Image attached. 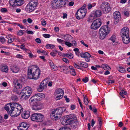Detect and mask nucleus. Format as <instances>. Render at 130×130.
Segmentation results:
<instances>
[{
    "instance_id": "72a5a7b5",
    "label": "nucleus",
    "mask_w": 130,
    "mask_h": 130,
    "mask_svg": "<svg viewBox=\"0 0 130 130\" xmlns=\"http://www.w3.org/2000/svg\"><path fill=\"white\" fill-rule=\"evenodd\" d=\"M118 70L121 73H124L126 72L125 69L121 66H120L119 67Z\"/></svg>"
},
{
    "instance_id": "052dcab7",
    "label": "nucleus",
    "mask_w": 130,
    "mask_h": 130,
    "mask_svg": "<svg viewBox=\"0 0 130 130\" xmlns=\"http://www.w3.org/2000/svg\"><path fill=\"white\" fill-rule=\"evenodd\" d=\"M43 37L46 38H49L50 36V35L49 34H43Z\"/></svg>"
},
{
    "instance_id": "0eeeda50",
    "label": "nucleus",
    "mask_w": 130,
    "mask_h": 130,
    "mask_svg": "<svg viewBox=\"0 0 130 130\" xmlns=\"http://www.w3.org/2000/svg\"><path fill=\"white\" fill-rule=\"evenodd\" d=\"M33 72L32 76L30 75V77L31 78V79H34L35 80L37 79L40 76V70L38 68H37L35 67V69H33V70H31Z\"/></svg>"
},
{
    "instance_id": "5701e85b",
    "label": "nucleus",
    "mask_w": 130,
    "mask_h": 130,
    "mask_svg": "<svg viewBox=\"0 0 130 130\" xmlns=\"http://www.w3.org/2000/svg\"><path fill=\"white\" fill-rule=\"evenodd\" d=\"M90 54L88 52H86V54L85 55V58L86 61L88 62H89L90 60V58L91 57Z\"/></svg>"
},
{
    "instance_id": "e433bc0d",
    "label": "nucleus",
    "mask_w": 130,
    "mask_h": 130,
    "mask_svg": "<svg viewBox=\"0 0 130 130\" xmlns=\"http://www.w3.org/2000/svg\"><path fill=\"white\" fill-rule=\"evenodd\" d=\"M116 39V37L115 35H113L110 37V38L109 39V40H110L112 41L114 43Z\"/></svg>"
},
{
    "instance_id": "aec40b11",
    "label": "nucleus",
    "mask_w": 130,
    "mask_h": 130,
    "mask_svg": "<svg viewBox=\"0 0 130 130\" xmlns=\"http://www.w3.org/2000/svg\"><path fill=\"white\" fill-rule=\"evenodd\" d=\"M122 40L124 43L127 44L129 43L130 41V39L129 38V36H123L122 37Z\"/></svg>"
},
{
    "instance_id": "680f3d73",
    "label": "nucleus",
    "mask_w": 130,
    "mask_h": 130,
    "mask_svg": "<svg viewBox=\"0 0 130 130\" xmlns=\"http://www.w3.org/2000/svg\"><path fill=\"white\" fill-rule=\"evenodd\" d=\"M82 80L84 82V83H86L88 80V79L87 77H85V78H83L82 79Z\"/></svg>"
},
{
    "instance_id": "2eb2a0df",
    "label": "nucleus",
    "mask_w": 130,
    "mask_h": 130,
    "mask_svg": "<svg viewBox=\"0 0 130 130\" xmlns=\"http://www.w3.org/2000/svg\"><path fill=\"white\" fill-rule=\"evenodd\" d=\"M31 88L27 86L24 88L21 91V92L24 94V96L26 95V94H28V95H30L32 92Z\"/></svg>"
},
{
    "instance_id": "13d9d810",
    "label": "nucleus",
    "mask_w": 130,
    "mask_h": 130,
    "mask_svg": "<svg viewBox=\"0 0 130 130\" xmlns=\"http://www.w3.org/2000/svg\"><path fill=\"white\" fill-rule=\"evenodd\" d=\"M24 34V32L22 30H19L18 32V35L19 36H22Z\"/></svg>"
},
{
    "instance_id": "09e8293b",
    "label": "nucleus",
    "mask_w": 130,
    "mask_h": 130,
    "mask_svg": "<svg viewBox=\"0 0 130 130\" xmlns=\"http://www.w3.org/2000/svg\"><path fill=\"white\" fill-rule=\"evenodd\" d=\"M15 38H11L8 40L7 42L8 43H10L14 40Z\"/></svg>"
},
{
    "instance_id": "f704fd0d",
    "label": "nucleus",
    "mask_w": 130,
    "mask_h": 130,
    "mask_svg": "<svg viewBox=\"0 0 130 130\" xmlns=\"http://www.w3.org/2000/svg\"><path fill=\"white\" fill-rule=\"evenodd\" d=\"M84 102L86 105L88 104L89 103L88 99L86 95H84Z\"/></svg>"
},
{
    "instance_id": "6e6552de",
    "label": "nucleus",
    "mask_w": 130,
    "mask_h": 130,
    "mask_svg": "<svg viewBox=\"0 0 130 130\" xmlns=\"http://www.w3.org/2000/svg\"><path fill=\"white\" fill-rule=\"evenodd\" d=\"M102 24L101 20L98 19L94 21L91 25V28L92 29L96 30L99 28Z\"/></svg>"
},
{
    "instance_id": "7c9ffc66",
    "label": "nucleus",
    "mask_w": 130,
    "mask_h": 130,
    "mask_svg": "<svg viewBox=\"0 0 130 130\" xmlns=\"http://www.w3.org/2000/svg\"><path fill=\"white\" fill-rule=\"evenodd\" d=\"M36 95L38 98H40H40H44L45 97L44 94L43 93H39L36 94Z\"/></svg>"
},
{
    "instance_id": "79ce46f5",
    "label": "nucleus",
    "mask_w": 130,
    "mask_h": 130,
    "mask_svg": "<svg viewBox=\"0 0 130 130\" xmlns=\"http://www.w3.org/2000/svg\"><path fill=\"white\" fill-rule=\"evenodd\" d=\"M6 41V39L4 37H0V42L2 43H4Z\"/></svg>"
},
{
    "instance_id": "774afa93",
    "label": "nucleus",
    "mask_w": 130,
    "mask_h": 130,
    "mask_svg": "<svg viewBox=\"0 0 130 130\" xmlns=\"http://www.w3.org/2000/svg\"><path fill=\"white\" fill-rule=\"evenodd\" d=\"M57 40L60 43H62L65 42L63 40L58 38L57 39Z\"/></svg>"
},
{
    "instance_id": "e2e57ef3",
    "label": "nucleus",
    "mask_w": 130,
    "mask_h": 130,
    "mask_svg": "<svg viewBox=\"0 0 130 130\" xmlns=\"http://www.w3.org/2000/svg\"><path fill=\"white\" fill-rule=\"evenodd\" d=\"M40 100V98H38L37 97L36 98H35V99H34V100L32 102H33V103H35L38 100Z\"/></svg>"
},
{
    "instance_id": "4c0bfd02",
    "label": "nucleus",
    "mask_w": 130,
    "mask_h": 130,
    "mask_svg": "<svg viewBox=\"0 0 130 130\" xmlns=\"http://www.w3.org/2000/svg\"><path fill=\"white\" fill-rule=\"evenodd\" d=\"M95 5V4H92L89 3L88 4L87 7V8L88 10L90 9L91 8Z\"/></svg>"
},
{
    "instance_id": "b1692460",
    "label": "nucleus",
    "mask_w": 130,
    "mask_h": 130,
    "mask_svg": "<svg viewBox=\"0 0 130 130\" xmlns=\"http://www.w3.org/2000/svg\"><path fill=\"white\" fill-rule=\"evenodd\" d=\"M20 125H21L23 127L26 128L27 129L30 126V125L26 123L22 122L20 123Z\"/></svg>"
},
{
    "instance_id": "69168bd1",
    "label": "nucleus",
    "mask_w": 130,
    "mask_h": 130,
    "mask_svg": "<svg viewBox=\"0 0 130 130\" xmlns=\"http://www.w3.org/2000/svg\"><path fill=\"white\" fill-rule=\"evenodd\" d=\"M78 101L80 105V106L82 109H83V105L82 103L80 102V100L79 98H78Z\"/></svg>"
},
{
    "instance_id": "37998d69",
    "label": "nucleus",
    "mask_w": 130,
    "mask_h": 130,
    "mask_svg": "<svg viewBox=\"0 0 130 130\" xmlns=\"http://www.w3.org/2000/svg\"><path fill=\"white\" fill-rule=\"evenodd\" d=\"M46 47L47 48H48V47H50V48H53L55 47V46L53 45L47 44L46 45Z\"/></svg>"
},
{
    "instance_id": "603ef678",
    "label": "nucleus",
    "mask_w": 130,
    "mask_h": 130,
    "mask_svg": "<svg viewBox=\"0 0 130 130\" xmlns=\"http://www.w3.org/2000/svg\"><path fill=\"white\" fill-rule=\"evenodd\" d=\"M18 98L17 96L15 95H13L11 97V99L12 100L15 101Z\"/></svg>"
},
{
    "instance_id": "f8f14e48",
    "label": "nucleus",
    "mask_w": 130,
    "mask_h": 130,
    "mask_svg": "<svg viewBox=\"0 0 130 130\" xmlns=\"http://www.w3.org/2000/svg\"><path fill=\"white\" fill-rule=\"evenodd\" d=\"M62 3H60V0H54L52 4V7L54 8H57L58 7L61 8L62 7Z\"/></svg>"
},
{
    "instance_id": "1a4fd4ad",
    "label": "nucleus",
    "mask_w": 130,
    "mask_h": 130,
    "mask_svg": "<svg viewBox=\"0 0 130 130\" xmlns=\"http://www.w3.org/2000/svg\"><path fill=\"white\" fill-rule=\"evenodd\" d=\"M87 11H84L81 9H78L76 14V17L78 20L83 19L86 15Z\"/></svg>"
},
{
    "instance_id": "3c124183",
    "label": "nucleus",
    "mask_w": 130,
    "mask_h": 130,
    "mask_svg": "<svg viewBox=\"0 0 130 130\" xmlns=\"http://www.w3.org/2000/svg\"><path fill=\"white\" fill-rule=\"evenodd\" d=\"M65 44L69 47H71L72 45L71 43L67 41H66L65 42ZM72 45L73 46V45Z\"/></svg>"
},
{
    "instance_id": "338daca9",
    "label": "nucleus",
    "mask_w": 130,
    "mask_h": 130,
    "mask_svg": "<svg viewBox=\"0 0 130 130\" xmlns=\"http://www.w3.org/2000/svg\"><path fill=\"white\" fill-rule=\"evenodd\" d=\"M107 83L108 84L111 83L112 84L113 83H114V80H110L107 82Z\"/></svg>"
},
{
    "instance_id": "393cba45",
    "label": "nucleus",
    "mask_w": 130,
    "mask_h": 130,
    "mask_svg": "<svg viewBox=\"0 0 130 130\" xmlns=\"http://www.w3.org/2000/svg\"><path fill=\"white\" fill-rule=\"evenodd\" d=\"M80 63L79 64V63L78 64L80 67L85 68H87L88 67V65L87 63L83 61H80Z\"/></svg>"
},
{
    "instance_id": "49530a36",
    "label": "nucleus",
    "mask_w": 130,
    "mask_h": 130,
    "mask_svg": "<svg viewBox=\"0 0 130 130\" xmlns=\"http://www.w3.org/2000/svg\"><path fill=\"white\" fill-rule=\"evenodd\" d=\"M37 97L36 94L34 95L33 96H32L30 99L29 101L30 102H32L34 100V99H35V98H36Z\"/></svg>"
},
{
    "instance_id": "6e6d98bb",
    "label": "nucleus",
    "mask_w": 130,
    "mask_h": 130,
    "mask_svg": "<svg viewBox=\"0 0 130 130\" xmlns=\"http://www.w3.org/2000/svg\"><path fill=\"white\" fill-rule=\"evenodd\" d=\"M68 67L66 66H63V67L62 69V70L63 71H68Z\"/></svg>"
},
{
    "instance_id": "4be33fe9",
    "label": "nucleus",
    "mask_w": 130,
    "mask_h": 130,
    "mask_svg": "<svg viewBox=\"0 0 130 130\" xmlns=\"http://www.w3.org/2000/svg\"><path fill=\"white\" fill-rule=\"evenodd\" d=\"M10 69L13 73H17L19 71V67L16 65L14 66L11 67Z\"/></svg>"
},
{
    "instance_id": "39448f33",
    "label": "nucleus",
    "mask_w": 130,
    "mask_h": 130,
    "mask_svg": "<svg viewBox=\"0 0 130 130\" xmlns=\"http://www.w3.org/2000/svg\"><path fill=\"white\" fill-rule=\"evenodd\" d=\"M44 118V116L40 113H34L31 117V120L38 122H41Z\"/></svg>"
},
{
    "instance_id": "a18cd8bd",
    "label": "nucleus",
    "mask_w": 130,
    "mask_h": 130,
    "mask_svg": "<svg viewBox=\"0 0 130 130\" xmlns=\"http://www.w3.org/2000/svg\"><path fill=\"white\" fill-rule=\"evenodd\" d=\"M59 130H71V129L68 127H64L60 128Z\"/></svg>"
},
{
    "instance_id": "0e129e2a",
    "label": "nucleus",
    "mask_w": 130,
    "mask_h": 130,
    "mask_svg": "<svg viewBox=\"0 0 130 130\" xmlns=\"http://www.w3.org/2000/svg\"><path fill=\"white\" fill-rule=\"evenodd\" d=\"M86 54V52L85 53H81L80 54V56L84 58L85 57V55Z\"/></svg>"
},
{
    "instance_id": "7ed1b4c3",
    "label": "nucleus",
    "mask_w": 130,
    "mask_h": 130,
    "mask_svg": "<svg viewBox=\"0 0 130 130\" xmlns=\"http://www.w3.org/2000/svg\"><path fill=\"white\" fill-rule=\"evenodd\" d=\"M37 5V3L36 1H31L26 7V11L29 13L32 12L35 9Z\"/></svg>"
},
{
    "instance_id": "412c9836",
    "label": "nucleus",
    "mask_w": 130,
    "mask_h": 130,
    "mask_svg": "<svg viewBox=\"0 0 130 130\" xmlns=\"http://www.w3.org/2000/svg\"><path fill=\"white\" fill-rule=\"evenodd\" d=\"M35 66H33L32 67V68H29L28 69V77L30 78L31 79V78L30 77V75H31V76H32V73H33V72L31 70H33V69H35Z\"/></svg>"
},
{
    "instance_id": "a878e982",
    "label": "nucleus",
    "mask_w": 130,
    "mask_h": 130,
    "mask_svg": "<svg viewBox=\"0 0 130 130\" xmlns=\"http://www.w3.org/2000/svg\"><path fill=\"white\" fill-rule=\"evenodd\" d=\"M72 37L71 35L68 34L64 35V39L66 41H69L70 39H71Z\"/></svg>"
},
{
    "instance_id": "5fc2aeb1",
    "label": "nucleus",
    "mask_w": 130,
    "mask_h": 130,
    "mask_svg": "<svg viewBox=\"0 0 130 130\" xmlns=\"http://www.w3.org/2000/svg\"><path fill=\"white\" fill-rule=\"evenodd\" d=\"M56 115V116L54 117V119L55 120H57L59 119L61 116L59 115Z\"/></svg>"
},
{
    "instance_id": "4468645a",
    "label": "nucleus",
    "mask_w": 130,
    "mask_h": 130,
    "mask_svg": "<svg viewBox=\"0 0 130 130\" xmlns=\"http://www.w3.org/2000/svg\"><path fill=\"white\" fill-rule=\"evenodd\" d=\"M129 30L128 28L126 27H124L121 30V35L122 37L128 36H129Z\"/></svg>"
},
{
    "instance_id": "20e7f679",
    "label": "nucleus",
    "mask_w": 130,
    "mask_h": 130,
    "mask_svg": "<svg viewBox=\"0 0 130 130\" xmlns=\"http://www.w3.org/2000/svg\"><path fill=\"white\" fill-rule=\"evenodd\" d=\"M108 27L107 25L103 26L101 27L99 30V33L100 35V38L101 40L103 39L109 33Z\"/></svg>"
},
{
    "instance_id": "ea45409f",
    "label": "nucleus",
    "mask_w": 130,
    "mask_h": 130,
    "mask_svg": "<svg viewBox=\"0 0 130 130\" xmlns=\"http://www.w3.org/2000/svg\"><path fill=\"white\" fill-rule=\"evenodd\" d=\"M49 63L51 67V69H54V68L55 67V66L53 62L52 61H50Z\"/></svg>"
},
{
    "instance_id": "ddd939ff",
    "label": "nucleus",
    "mask_w": 130,
    "mask_h": 130,
    "mask_svg": "<svg viewBox=\"0 0 130 130\" xmlns=\"http://www.w3.org/2000/svg\"><path fill=\"white\" fill-rule=\"evenodd\" d=\"M47 83V81L46 80H43L40 84L39 87L37 89L38 91L41 92L43 91L44 89L46 88Z\"/></svg>"
},
{
    "instance_id": "58836bf2",
    "label": "nucleus",
    "mask_w": 130,
    "mask_h": 130,
    "mask_svg": "<svg viewBox=\"0 0 130 130\" xmlns=\"http://www.w3.org/2000/svg\"><path fill=\"white\" fill-rule=\"evenodd\" d=\"M67 56L70 59L72 58H73V55L71 53H67Z\"/></svg>"
},
{
    "instance_id": "4d7b16f0",
    "label": "nucleus",
    "mask_w": 130,
    "mask_h": 130,
    "mask_svg": "<svg viewBox=\"0 0 130 130\" xmlns=\"http://www.w3.org/2000/svg\"><path fill=\"white\" fill-rule=\"evenodd\" d=\"M1 11L2 12H6L7 11V10L6 8H2L1 9Z\"/></svg>"
},
{
    "instance_id": "bf43d9fd",
    "label": "nucleus",
    "mask_w": 130,
    "mask_h": 130,
    "mask_svg": "<svg viewBox=\"0 0 130 130\" xmlns=\"http://www.w3.org/2000/svg\"><path fill=\"white\" fill-rule=\"evenodd\" d=\"M74 65L75 68L79 69H81L80 68V65H78V64H77L75 63H74Z\"/></svg>"
},
{
    "instance_id": "f3484780",
    "label": "nucleus",
    "mask_w": 130,
    "mask_h": 130,
    "mask_svg": "<svg viewBox=\"0 0 130 130\" xmlns=\"http://www.w3.org/2000/svg\"><path fill=\"white\" fill-rule=\"evenodd\" d=\"M66 109L64 107H59L56 109V115H59L61 116L63 112L65 111Z\"/></svg>"
},
{
    "instance_id": "9b49d317",
    "label": "nucleus",
    "mask_w": 130,
    "mask_h": 130,
    "mask_svg": "<svg viewBox=\"0 0 130 130\" xmlns=\"http://www.w3.org/2000/svg\"><path fill=\"white\" fill-rule=\"evenodd\" d=\"M19 104L17 103H9L5 106V109L8 112L11 111V109L14 108L16 107Z\"/></svg>"
},
{
    "instance_id": "c85d7f7f",
    "label": "nucleus",
    "mask_w": 130,
    "mask_h": 130,
    "mask_svg": "<svg viewBox=\"0 0 130 130\" xmlns=\"http://www.w3.org/2000/svg\"><path fill=\"white\" fill-rule=\"evenodd\" d=\"M101 67L104 70L107 71L110 69L109 66L106 64H103L102 65Z\"/></svg>"
},
{
    "instance_id": "cd10ccee",
    "label": "nucleus",
    "mask_w": 130,
    "mask_h": 130,
    "mask_svg": "<svg viewBox=\"0 0 130 130\" xmlns=\"http://www.w3.org/2000/svg\"><path fill=\"white\" fill-rule=\"evenodd\" d=\"M15 88L18 89H21L22 88V85L18 82V81L16 82L15 84Z\"/></svg>"
},
{
    "instance_id": "9d476101",
    "label": "nucleus",
    "mask_w": 130,
    "mask_h": 130,
    "mask_svg": "<svg viewBox=\"0 0 130 130\" xmlns=\"http://www.w3.org/2000/svg\"><path fill=\"white\" fill-rule=\"evenodd\" d=\"M63 94V91L62 89L58 88L56 89L55 93L56 100H59L62 98Z\"/></svg>"
},
{
    "instance_id": "a19ab883",
    "label": "nucleus",
    "mask_w": 130,
    "mask_h": 130,
    "mask_svg": "<svg viewBox=\"0 0 130 130\" xmlns=\"http://www.w3.org/2000/svg\"><path fill=\"white\" fill-rule=\"evenodd\" d=\"M56 110H55L53 111L51 113L50 115L51 117L53 118V117L55 116L56 115L55 114L56 113Z\"/></svg>"
},
{
    "instance_id": "2f4dec72",
    "label": "nucleus",
    "mask_w": 130,
    "mask_h": 130,
    "mask_svg": "<svg viewBox=\"0 0 130 130\" xmlns=\"http://www.w3.org/2000/svg\"><path fill=\"white\" fill-rule=\"evenodd\" d=\"M16 6H20L23 4L24 1L22 0H16Z\"/></svg>"
},
{
    "instance_id": "dca6fc26",
    "label": "nucleus",
    "mask_w": 130,
    "mask_h": 130,
    "mask_svg": "<svg viewBox=\"0 0 130 130\" xmlns=\"http://www.w3.org/2000/svg\"><path fill=\"white\" fill-rule=\"evenodd\" d=\"M113 16L116 22H118L120 19L121 16L120 13L118 11H115L113 13Z\"/></svg>"
},
{
    "instance_id": "864d4df0",
    "label": "nucleus",
    "mask_w": 130,
    "mask_h": 130,
    "mask_svg": "<svg viewBox=\"0 0 130 130\" xmlns=\"http://www.w3.org/2000/svg\"><path fill=\"white\" fill-rule=\"evenodd\" d=\"M35 40L38 43H41V40L39 38H37Z\"/></svg>"
},
{
    "instance_id": "473e14b6",
    "label": "nucleus",
    "mask_w": 130,
    "mask_h": 130,
    "mask_svg": "<svg viewBox=\"0 0 130 130\" xmlns=\"http://www.w3.org/2000/svg\"><path fill=\"white\" fill-rule=\"evenodd\" d=\"M16 0H10L9 3L10 5L12 7L16 6Z\"/></svg>"
},
{
    "instance_id": "c03bdc74",
    "label": "nucleus",
    "mask_w": 130,
    "mask_h": 130,
    "mask_svg": "<svg viewBox=\"0 0 130 130\" xmlns=\"http://www.w3.org/2000/svg\"><path fill=\"white\" fill-rule=\"evenodd\" d=\"M93 17L90 15V16L88 18V21L90 22H92L93 21Z\"/></svg>"
},
{
    "instance_id": "6ab92c4d",
    "label": "nucleus",
    "mask_w": 130,
    "mask_h": 130,
    "mask_svg": "<svg viewBox=\"0 0 130 130\" xmlns=\"http://www.w3.org/2000/svg\"><path fill=\"white\" fill-rule=\"evenodd\" d=\"M30 112L28 111H24L22 114V117L24 119H27L30 116Z\"/></svg>"
},
{
    "instance_id": "423d86ee",
    "label": "nucleus",
    "mask_w": 130,
    "mask_h": 130,
    "mask_svg": "<svg viewBox=\"0 0 130 130\" xmlns=\"http://www.w3.org/2000/svg\"><path fill=\"white\" fill-rule=\"evenodd\" d=\"M100 8L103 13L106 14L111 10V8L110 7V4L107 2H103L101 5Z\"/></svg>"
},
{
    "instance_id": "f257e3e1",
    "label": "nucleus",
    "mask_w": 130,
    "mask_h": 130,
    "mask_svg": "<svg viewBox=\"0 0 130 130\" xmlns=\"http://www.w3.org/2000/svg\"><path fill=\"white\" fill-rule=\"evenodd\" d=\"M77 118L73 114L66 116L62 121L61 123L64 125H67L71 124H75L76 125L78 123Z\"/></svg>"
},
{
    "instance_id": "a211bd4d",
    "label": "nucleus",
    "mask_w": 130,
    "mask_h": 130,
    "mask_svg": "<svg viewBox=\"0 0 130 130\" xmlns=\"http://www.w3.org/2000/svg\"><path fill=\"white\" fill-rule=\"evenodd\" d=\"M42 108V107L39 103H37L33 105L32 108L33 109L35 110H38L41 109Z\"/></svg>"
},
{
    "instance_id": "de8ad7c7",
    "label": "nucleus",
    "mask_w": 130,
    "mask_h": 130,
    "mask_svg": "<svg viewBox=\"0 0 130 130\" xmlns=\"http://www.w3.org/2000/svg\"><path fill=\"white\" fill-rule=\"evenodd\" d=\"M21 48V49H22L25 51L26 52L27 51H28V50L25 48V45L24 44H22L20 46Z\"/></svg>"
},
{
    "instance_id": "f03ea898",
    "label": "nucleus",
    "mask_w": 130,
    "mask_h": 130,
    "mask_svg": "<svg viewBox=\"0 0 130 130\" xmlns=\"http://www.w3.org/2000/svg\"><path fill=\"white\" fill-rule=\"evenodd\" d=\"M14 108L11 109V111L8 112V113L11 116L15 117L20 115L21 113L23 111V108L20 104L17 105Z\"/></svg>"
},
{
    "instance_id": "bb28decb",
    "label": "nucleus",
    "mask_w": 130,
    "mask_h": 130,
    "mask_svg": "<svg viewBox=\"0 0 130 130\" xmlns=\"http://www.w3.org/2000/svg\"><path fill=\"white\" fill-rule=\"evenodd\" d=\"M102 14L101 11L100 10H96L95 12V16L96 17H99Z\"/></svg>"
},
{
    "instance_id": "8fccbe9b",
    "label": "nucleus",
    "mask_w": 130,
    "mask_h": 130,
    "mask_svg": "<svg viewBox=\"0 0 130 130\" xmlns=\"http://www.w3.org/2000/svg\"><path fill=\"white\" fill-rule=\"evenodd\" d=\"M70 72L71 74L73 76H75V72L74 69H72L70 71Z\"/></svg>"
},
{
    "instance_id": "c756f323",
    "label": "nucleus",
    "mask_w": 130,
    "mask_h": 130,
    "mask_svg": "<svg viewBox=\"0 0 130 130\" xmlns=\"http://www.w3.org/2000/svg\"><path fill=\"white\" fill-rule=\"evenodd\" d=\"M1 70L3 72H5L6 73L8 72V68L7 66L6 65L2 66L1 68Z\"/></svg>"
},
{
    "instance_id": "c9c22d12",
    "label": "nucleus",
    "mask_w": 130,
    "mask_h": 130,
    "mask_svg": "<svg viewBox=\"0 0 130 130\" xmlns=\"http://www.w3.org/2000/svg\"><path fill=\"white\" fill-rule=\"evenodd\" d=\"M25 96H24V95L23 94L22 95L21 97L23 99L26 100L27 99L29 96L30 95H28V94H26Z\"/></svg>"
}]
</instances>
